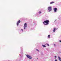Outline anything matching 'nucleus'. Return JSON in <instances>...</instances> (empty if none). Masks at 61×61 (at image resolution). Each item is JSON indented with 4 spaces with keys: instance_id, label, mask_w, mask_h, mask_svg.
Listing matches in <instances>:
<instances>
[{
    "instance_id": "obj_9",
    "label": "nucleus",
    "mask_w": 61,
    "mask_h": 61,
    "mask_svg": "<svg viewBox=\"0 0 61 61\" xmlns=\"http://www.w3.org/2000/svg\"><path fill=\"white\" fill-rule=\"evenodd\" d=\"M55 3L54 2H52L50 3V4H54Z\"/></svg>"
},
{
    "instance_id": "obj_6",
    "label": "nucleus",
    "mask_w": 61,
    "mask_h": 61,
    "mask_svg": "<svg viewBox=\"0 0 61 61\" xmlns=\"http://www.w3.org/2000/svg\"><path fill=\"white\" fill-rule=\"evenodd\" d=\"M54 12L56 13L57 12V8H55L54 9Z\"/></svg>"
},
{
    "instance_id": "obj_4",
    "label": "nucleus",
    "mask_w": 61,
    "mask_h": 61,
    "mask_svg": "<svg viewBox=\"0 0 61 61\" xmlns=\"http://www.w3.org/2000/svg\"><path fill=\"white\" fill-rule=\"evenodd\" d=\"M24 29H25V28L27 27V25L26 23H25L24 24Z\"/></svg>"
},
{
    "instance_id": "obj_7",
    "label": "nucleus",
    "mask_w": 61,
    "mask_h": 61,
    "mask_svg": "<svg viewBox=\"0 0 61 61\" xmlns=\"http://www.w3.org/2000/svg\"><path fill=\"white\" fill-rule=\"evenodd\" d=\"M58 59H59V60L60 61H61V58L59 56H58Z\"/></svg>"
},
{
    "instance_id": "obj_15",
    "label": "nucleus",
    "mask_w": 61,
    "mask_h": 61,
    "mask_svg": "<svg viewBox=\"0 0 61 61\" xmlns=\"http://www.w3.org/2000/svg\"><path fill=\"white\" fill-rule=\"evenodd\" d=\"M21 31H22V32H23V30L22 29H21Z\"/></svg>"
},
{
    "instance_id": "obj_8",
    "label": "nucleus",
    "mask_w": 61,
    "mask_h": 61,
    "mask_svg": "<svg viewBox=\"0 0 61 61\" xmlns=\"http://www.w3.org/2000/svg\"><path fill=\"white\" fill-rule=\"evenodd\" d=\"M42 46L43 47H46V46L44 45H42Z\"/></svg>"
},
{
    "instance_id": "obj_5",
    "label": "nucleus",
    "mask_w": 61,
    "mask_h": 61,
    "mask_svg": "<svg viewBox=\"0 0 61 61\" xmlns=\"http://www.w3.org/2000/svg\"><path fill=\"white\" fill-rule=\"evenodd\" d=\"M20 23V20H19L17 22L16 25L17 26H18L19 25V24Z\"/></svg>"
},
{
    "instance_id": "obj_19",
    "label": "nucleus",
    "mask_w": 61,
    "mask_h": 61,
    "mask_svg": "<svg viewBox=\"0 0 61 61\" xmlns=\"http://www.w3.org/2000/svg\"><path fill=\"white\" fill-rule=\"evenodd\" d=\"M54 46H56V45H55V44H54Z\"/></svg>"
},
{
    "instance_id": "obj_14",
    "label": "nucleus",
    "mask_w": 61,
    "mask_h": 61,
    "mask_svg": "<svg viewBox=\"0 0 61 61\" xmlns=\"http://www.w3.org/2000/svg\"><path fill=\"white\" fill-rule=\"evenodd\" d=\"M39 14H41V11H40L39 12Z\"/></svg>"
},
{
    "instance_id": "obj_16",
    "label": "nucleus",
    "mask_w": 61,
    "mask_h": 61,
    "mask_svg": "<svg viewBox=\"0 0 61 61\" xmlns=\"http://www.w3.org/2000/svg\"><path fill=\"white\" fill-rule=\"evenodd\" d=\"M46 45H47V46H49V44L47 43L46 44Z\"/></svg>"
},
{
    "instance_id": "obj_11",
    "label": "nucleus",
    "mask_w": 61,
    "mask_h": 61,
    "mask_svg": "<svg viewBox=\"0 0 61 61\" xmlns=\"http://www.w3.org/2000/svg\"><path fill=\"white\" fill-rule=\"evenodd\" d=\"M55 31H56V28H54L53 30V32H55Z\"/></svg>"
},
{
    "instance_id": "obj_3",
    "label": "nucleus",
    "mask_w": 61,
    "mask_h": 61,
    "mask_svg": "<svg viewBox=\"0 0 61 61\" xmlns=\"http://www.w3.org/2000/svg\"><path fill=\"white\" fill-rule=\"evenodd\" d=\"M48 10H49V12H50L52 10V7H48Z\"/></svg>"
},
{
    "instance_id": "obj_13",
    "label": "nucleus",
    "mask_w": 61,
    "mask_h": 61,
    "mask_svg": "<svg viewBox=\"0 0 61 61\" xmlns=\"http://www.w3.org/2000/svg\"><path fill=\"white\" fill-rule=\"evenodd\" d=\"M54 58L55 59H56V56H55Z\"/></svg>"
},
{
    "instance_id": "obj_12",
    "label": "nucleus",
    "mask_w": 61,
    "mask_h": 61,
    "mask_svg": "<svg viewBox=\"0 0 61 61\" xmlns=\"http://www.w3.org/2000/svg\"><path fill=\"white\" fill-rule=\"evenodd\" d=\"M50 35H48V37L49 38H50Z\"/></svg>"
},
{
    "instance_id": "obj_21",
    "label": "nucleus",
    "mask_w": 61,
    "mask_h": 61,
    "mask_svg": "<svg viewBox=\"0 0 61 61\" xmlns=\"http://www.w3.org/2000/svg\"><path fill=\"white\" fill-rule=\"evenodd\" d=\"M60 52V53H61V52Z\"/></svg>"
},
{
    "instance_id": "obj_1",
    "label": "nucleus",
    "mask_w": 61,
    "mask_h": 61,
    "mask_svg": "<svg viewBox=\"0 0 61 61\" xmlns=\"http://www.w3.org/2000/svg\"><path fill=\"white\" fill-rule=\"evenodd\" d=\"M48 23H49V20H46V21L43 22V24L45 25H48Z\"/></svg>"
},
{
    "instance_id": "obj_17",
    "label": "nucleus",
    "mask_w": 61,
    "mask_h": 61,
    "mask_svg": "<svg viewBox=\"0 0 61 61\" xmlns=\"http://www.w3.org/2000/svg\"><path fill=\"white\" fill-rule=\"evenodd\" d=\"M55 61H57V60H55Z\"/></svg>"
},
{
    "instance_id": "obj_10",
    "label": "nucleus",
    "mask_w": 61,
    "mask_h": 61,
    "mask_svg": "<svg viewBox=\"0 0 61 61\" xmlns=\"http://www.w3.org/2000/svg\"><path fill=\"white\" fill-rule=\"evenodd\" d=\"M36 50L38 52H39V51H40L39 50H38V49H36Z\"/></svg>"
},
{
    "instance_id": "obj_2",
    "label": "nucleus",
    "mask_w": 61,
    "mask_h": 61,
    "mask_svg": "<svg viewBox=\"0 0 61 61\" xmlns=\"http://www.w3.org/2000/svg\"><path fill=\"white\" fill-rule=\"evenodd\" d=\"M26 56L28 58H29V59H32V57L29 56V55H26Z\"/></svg>"
},
{
    "instance_id": "obj_18",
    "label": "nucleus",
    "mask_w": 61,
    "mask_h": 61,
    "mask_svg": "<svg viewBox=\"0 0 61 61\" xmlns=\"http://www.w3.org/2000/svg\"><path fill=\"white\" fill-rule=\"evenodd\" d=\"M60 42H61V41H60Z\"/></svg>"
},
{
    "instance_id": "obj_20",
    "label": "nucleus",
    "mask_w": 61,
    "mask_h": 61,
    "mask_svg": "<svg viewBox=\"0 0 61 61\" xmlns=\"http://www.w3.org/2000/svg\"><path fill=\"white\" fill-rule=\"evenodd\" d=\"M56 21V20L55 21V22Z\"/></svg>"
},
{
    "instance_id": "obj_22",
    "label": "nucleus",
    "mask_w": 61,
    "mask_h": 61,
    "mask_svg": "<svg viewBox=\"0 0 61 61\" xmlns=\"http://www.w3.org/2000/svg\"><path fill=\"white\" fill-rule=\"evenodd\" d=\"M37 58V59H38V58Z\"/></svg>"
}]
</instances>
